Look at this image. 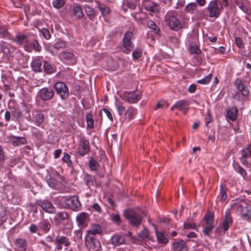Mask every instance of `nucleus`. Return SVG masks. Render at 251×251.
<instances>
[{
	"label": "nucleus",
	"mask_w": 251,
	"mask_h": 251,
	"mask_svg": "<svg viewBox=\"0 0 251 251\" xmlns=\"http://www.w3.org/2000/svg\"><path fill=\"white\" fill-rule=\"evenodd\" d=\"M39 229L44 233H46L49 231L51 228L50 223L47 220H42L40 222L38 225Z\"/></svg>",
	"instance_id": "26"
},
{
	"label": "nucleus",
	"mask_w": 251,
	"mask_h": 251,
	"mask_svg": "<svg viewBox=\"0 0 251 251\" xmlns=\"http://www.w3.org/2000/svg\"><path fill=\"white\" fill-rule=\"evenodd\" d=\"M74 234L77 238L78 240H81L82 238V229H78L77 230H75L74 231Z\"/></svg>",
	"instance_id": "60"
},
{
	"label": "nucleus",
	"mask_w": 251,
	"mask_h": 251,
	"mask_svg": "<svg viewBox=\"0 0 251 251\" xmlns=\"http://www.w3.org/2000/svg\"><path fill=\"white\" fill-rule=\"evenodd\" d=\"M71 156L66 152H64V156L62 158V161L67 163V165L70 167L72 165V162L71 160Z\"/></svg>",
	"instance_id": "53"
},
{
	"label": "nucleus",
	"mask_w": 251,
	"mask_h": 251,
	"mask_svg": "<svg viewBox=\"0 0 251 251\" xmlns=\"http://www.w3.org/2000/svg\"><path fill=\"white\" fill-rule=\"evenodd\" d=\"M212 76V74H209L202 79L198 80L197 82L201 84H207L210 81Z\"/></svg>",
	"instance_id": "52"
},
{
	"label": "nucleus",
	"mask_w": 251,
	"mask_h": 251,
	"mask_svg": "<svg viewBox=\"0 0 251 251\" xmlns=\"http://www.w3.org/2000/svg\"><path fill=\"white\" fill-rule=\"evenodd\" d=\"M189 105L188 101L184 100H180L176 103V106L180 111H183L184 112H186L188 109V106Z\"/></svg>",
	"instance_id": "28"
},
{
	"label": "nucleus",
	"mask_w": 251,
	"mask_h": 251,
	"mask_svg": "<svg viewBox=\"0 0 251 251\" xmlns=\"http://www.w3.org/2000/svg\"><path fill=\"white\" fill-rule=\"evenodd\" d=\"M234 167L235 171L239 173L243 177H245L247 176L246 171L240 165H235Z\"/></svg>",
	"instance_id": "48"
},
{
	"label": "nucleus",
	"mask_w": 251,
	"mask_h": 251,
	"mask_svg": "<svg viewBox=\"0 0 251 251\" xmlns=\"http://www.w3.org/2000/svg\"><path fill=\"white\" fill-rule=\"evenodd\" d=\"M83 180L85 184L88 186V188H90L91 186H94V181L95 178L91 175L85 174L83 177Z\"/></svg>",
	"instance_id": "34"
},
{
	"label": "nucleus",
	"mask_w": 251,
	"mask_h": 251,
	"mask_svg": "<svg viewBox=\"0 0 251 251\" xmlns=\"http://www.w3.org/2000/svg\"><path fill=\"white\" fill-rule=\"evenodd\" d=\"M155 233L158 243L166 244L168 242V238L162 232H158L156 230Z\"/></svg>",
	"instance_id": "35"
},
{
	"label": "nucleus",
	"mask_w": 251,
	"mask_h": 251,
	"mask_svg": "<svg viewBox=\"0 0 251 251\" xmlns=\"http://www.w3.org/2000/svg\"><path fill=\"white\" fill-rule=\"evenodd\" d=\"M45 118L44 114L37 111L33 115V120L28 119V121L33 122L37 126L42 127V124L45 120Z\"/></svg>",
	"instance_id": "17"
},
{
	"label": "nucleus",
	"mask_w": 251,
	"mask_h": 251,
	"mask_svg": "<svg viewBox=\"0 0 251 251\" xmlns=\"http://www.w3.org/2000/svg\"><path fill=\"white\" fill-rule=\"evenodd\" d=\"M137 113V110L133 106H129L128 108L125 110L124 118L128 122H130L134 118V116Z\"/></svg>",
	"instance_id": "19"
},
{
	"label": "nucleus",
	"mask_w": 251,
	"mask_h": 251,
	"mask_svg": "<svg viewBox=\"0 0 251 251\" xmlns=\"http://www.w3.org/2000/svg\"><path fill=\"white\" fill-rule=\"evenodd\" d=\"M55 243H59V244H64L66 247H68L70 245V242L69 239L64 236L58 235L55 239Z\"/></svg>",
	"instance_id": "30"
},
{
	"label": "nucleus",
	"mask_w": 251,
	"mask_h": 251,
	"mask_svg": "<svg viewBox=\"0 0 251 251\" xmlns=\"http://www.w3.org/2000/svg\"><path fill=\"white\" fill-rule=\"evenodd\" d=\"M120 98L130 104L136 103L141 99L140 92L125 91L119 94Z\"/></svg>",
	"instance_id": "5"
},
{
	"label": "nucleus",
	"mask_w": 251,
	"mask_h": 251,
	"mask_svg": "<svg viewBox=\"0 0 251 251\" xmlns=\"http://www.w3.org/2000/svg\"><path fill=\"white\" fill-rule=\"evenodd\" d=\"M88 217V214L86 212H81L78 214L76 218L78 224L82 226H85Z\"/></svg>",
	"instance_id": "25"
},
{
	"label": "nucleus",
	"mask_w": 251,
	"mask_h": 251,
	"mask_svg": "<svg viewBox=\"0 0 251 251\" xmlns=\"http://www.w3.org/2000/svg\"><path fill=\"white\" fill-rule=\"evenodd\" d=\"M66 46V43L64 41L58 40L52 46V48L54 49L59 50L60 49L65 48Z\"/></svg>",
	"instance_id": "43"
},
{
	"label": "nucleus",
	"mask_w": 251,
	"mask_h": 251,
	"mask_svg": "<svg viewBox=\"0 0 251 251\" xmlns=\"http://www.w3.org/2000/svg\"><path fill=\"white\" fill-rule=\"evenodd\" d=\"M190 52L193 54H200L201 50L199 49L198 47L196 45H191L190 48Z\"/></svg>",
	"instance_id": "55"
},
{
	"label": "nucleus",
	"mask_w": 251,
	"mask_h": 251,
	"mask_svg": "<svg viewBox=\"0 0 251 251\" xmlns=\"http://www.w3.org/2000/svg\"><path fill=\"white\" fill-rule=\"evenodd\" d=\"M235 43L237 46L239 48H242L243 46L242 39L239 37H236L235 39Z\"/></svg>",
	"instance_id": "64"
},
{
	"label": "nucleus",
	"mask_w": 251,
	"mask_h": 251,
	"mask_svg": "<svg viewBox=\"0 0 251 251\" xmlns=\"http://www.w3.org/2000/svg\"><path fill=\"white\" fill-rule=\"evenodd\" d=\"M32 47L36 51H40L41 50V47L36 40H34L32 41Z\"/></svg>",
	"instance_id": "59"
},
{
	"label": "nucleus",
	"mask_w": 251,
	"mask_h": 251,
	"mask_svg": "<svg viewBox=\"0 0 251 251\" xmlns=\"http://www.w3.org/2000/svg\"><path fill=\"white\" fill-rule=\"evenodd\" d=\"M115 106L118 114L120 116H121L123 114V112L125 111V107L124 106L123 103L121 101H116Z\"/></svg>",
	"instance_id": "49"
},
{
	"label": "nucleus",
	"mask_w": 251,
	"mask_h": 251,
	"mask_svg": "<svg viewBox=\"0 0 251 251\" xmlns=\"http://www.w3.org/2000/svg\"><path fill=\"white\" fill-rule=\"evenodd\" d=\"M85 245L89 251H100L101 250L100 241L90 235L85 236Z\"/></svg>",
	"instance_id": "7"
},
{
	"label": "nucleus",
	"mask_w": 251,
	"mask_h": 251,
	"mask_svg": "<svg viewBox=\"0 0 251 251\" xmlns=\"http://www.w3.org/2000/svg\"><path fill=\"white\" fill-rule=\"evenodd\" d=\"M231 208L246 220H250L251 218V206L243 200H237L234 202Z\"/></svg>",
	"instance_id": "2"
},
{
	"label": "nucleus",
	"mask_w": 251,
	"mask_h": 251,
	"mask_svg": "<svg viewBox=\"0 0 251 251\" xmlns=\"http://www.w3.org/2000/svg\"><path fill=\"white\" fill-rule=\"evenodd\" d=\"M9 142L14 146L23 145L25 143L26 140L24 137H16L13 135L9 137Z\"/></svg>",
	"instance_id": "23"
},
{
	"label": "nucleus",
	"mask_w": 251,
	"mask_h": 251,
	"mask_svg": "<svg viewBox=\"0 0 251 251\" xmlns=\"http://www.w3.org/2000/svg\"><path fill=\"white\" fill-rule=\"evenodd\" d=\"M197 4L195 2L188 3L185 7L186 11L191 14H194L196 11Z\"/></svg>",
	"instance_id": "42"
},
{
	"label": "nucleus",
	"mask_w": 251,
	"mask_h": 251,
	"mask_svg": "<svg viewBox=\"0 0 251 251\" xmlns=\"http://www.w3.org/2000/svg\"><path fill=\"white\" fill-rule=\"evenodd\" d=\"M124 216L132 226L140 225L143 219L142 213L139 210L127 209L125 211Z\"/></svg>",
	"instance_id": "3"
},
{
	"label": "nucleus",
	"mask_w": 251,
	"mask_h": 251,
	"mask_svg": "<svg viewBox=\"0 0 251 251\" xmlns=\"http://www.w3.org/2000/svg\"><path fill=\"white\" fill-rule=\"evenodd\" d=\"M235 86L242 96L246 97L248 95L249 93L248 88L243 83L241 79L237 78L236 79Z\"/></svg>",
	"instance_id": "16"
},
{
	"label": "nucleus",
	"mask_w": 251,
	"mask_h": 251,
	"mask_svg": "<svg viewBox=\"0 0 251 251\" xmlns=\"http://www.w3.org/2000/svg\"><path fill=\"white\" fill-rule=\"evenodd\" d=\"M206 225L203 227L202 232L205 235L209 236L214 228V214L212 212H208L205 216Z\"/></svg>",
	"instance_id": "8"
},
{
	"label": "nucleus",
	"mask_w": 251,
	"mask_h": 251,
	"mask_svg": "<svg viewBox=\"0 0 251 251\" xmlns=\"http://www.w3.org/2000/svg\"><path fill=\"white\" fill-rule=\"evenodd\" d=\"M85 12L90 20H93L96 16V12L94 9L92 8L89 5H85L84 6Z\"/></svg>",
	"instance_id": "36"
},
{
	"label": "nucleus",
	"mask_w": 251,
	"mask_h": 251,
	"mask_svg": "<svg viewBox=\"0 0 251 251\" xmlns=\"http://www.w3.org/2000/svg\"><path fill=\"white\" fill-rule=\"evenodd\" d=\"M184 228L187 229H195V225L192 220L187 221L184 223Z\"/></svg>",
	"instance_id": "54"
},
{
	"label": "nucleus",
	"mask_w": 251,
	"mask_h": 251,
	"mask_svg": "<svg viewBox=\"0 0 251 251\" xmlns=\"http://www.w3.org/2000/svg\"><path fill=\"white\" fill-rule=\"evenodd\" d=\"M125 243V239L122 235L115 234L111 238V243L116 246L124 244Z\"/></svg>",
	"instance_id": "24"
},
{
	"label": "nucleus",
	"mask_w": 251,
	"mask_h": 251,
	"mask_svg": "<svg viewBox=\"0 0 251 251\" xmlns=\"http://www.w3.org/2000/svg\"><path fill=\"white\" fill-rule=\"evenodd\" d=\"M53 88L57 94L62 100H66L69 95V90L67 84L62 81H57L53 84Z\"/></svg>",
	"instance_id": "6"
},
{
	"label": "nucleus",
	"mask_w": 251,
	"mask_h": 251,
	"mask_svg": "<svg viewBox=\"0 0 251 251\" xmlns=\"http://www.w3.org/2000/svg\"><path fill=\"white\" fill-rule=\"evenodd\" d=\"M44 71L47 74H50L54 72L53 68L51 65L47 61H44Z\"/></svg>",
	"instance_id": "45"
},
{
	"label": "nucleus",
	"mask_w": 251,
	"mask_h": 251,
	"mask_svg": "<svg viewBox=\"0 0 251 251\" xmlns=\"http://www.w3.org/2000/svg\"><path fill=\"white\" fill-rule=\"evenodd\" d=\"M52 3L54 8L59 9L64 5L65 1V0H53Z\"/></svg>",
	"instance_id": "46"
},
{
	"label": "nucleus",
	"mask_w": 251,
	"mask_h": 251,
	"mask_svg": "<svg viewBox=\"0 0 251 251\" xmlns=\"http://www.w3.org/2000/svg\"><path fill=\"white\" fill-rule=\"evenodd\" d=\"M207 9L209 12V17L210 18H217L220 16L223 7L219 0H212L208 3Z\"/></svg>",
	"instance_id": "4"
},
{
	"label": "nucleus",
	"mask_w": 251,
	"mask_h": 251,
	"mask_svg": "<svg viewBox=\"0 0 251 251\" xmlns=\"http://www.w3.org/2000/svg\"><path fill=\"white\" fill-rule=\"evenodd\" d=\"M142 52L143 49L140 47H137L134 49L132 53L133 60H136L141 57Z\"/></svg>",
	"instance_id": "38"
},
{
	"label": "nucleus",
	"mask_w": 251,
	"mask_h": 251,
	"mask_svg": "<svg viewBox=\"0 0 251 251\" xmlns=\"http://www.w3.org/2000/svg\"><path fill=\"white\" fill-rule=\"evenodd\" d=\"M73 13L78 19H82L84 15L81 7L79 5H75L73 7Z\"/></svg>",
	"instance_id": "29"
},
{
	"label": "nucleus",
	"mask_w": 251,
	"mask_h": 251,
	"mask_svg": "<svg viewBox=\"0 0 251 251\" xmlns=\"http://www.w3.org/2000/svg\"><path fill=\"white\" fill-rule=\"evenodd\" d=\"M12 115L16 118L22 117L23 113L20 109H14L12 111Z\"/></svg>",
	"instance_id": "58"
},
{
	"label": "nucleus",
	"mask_w": 251,
	"mask_h": 251,
	"mask_svg": "<svg viewBox=\"0 0 251 251\" xmlns=\"http://www.w3.org/2000/svg\"><path fill=\"white\" fill-rule=\"evenodd\" d=\"M90 151L89 142L84 136H80L79 139L78 152L81 156H84Z\"/></svg>",
	"instance_id": "11"
},
{
	"label": "nucleus",
	"mask_w": 251,
	"mask_h": 251,
	"mask_svg": "<svg viewBox=\"0 0 251 251\" xmlns=\"http://www.w3.org/2000/svg\"><path fill=\"white\" fill-rule=\"evenodd\" d=\"M89 166L92 171H97L99 169V164L98 162L91 158L89 161Z\"/></svg>",
	"instance_id": "47"
},
{
	"label": "nucleus",
	"mask_w": 251,
	"mask_h": 251,
	"mask_svg": "<svg viewBox=\"0 0 251 251\" xmlns=\"http://www.w3.org/2000/svg\"><path fill=\"white\" fill-rule=\"evenodd\" d=\"M15 40L18 44L21 45H25L28 43V37L25 34L16 35Z\"/></svg>",
	"instance_id": "33"
},
{
	"label": "nucleus",
	"mask_w": 251,
	"mask_h": 251,
	"mask_svg": "<svg viewBox=\"0 0 251 251\" xmlns=\"http://www.w3.org/2000/svg\"><path fill=\"white\" fill-rule=\"evenodd\" d=\"M101 232L102 229L100 226L98 224H94L91 226L90 229L87 231L86 235L95 237L96 234H100Z\"/></svg>",
	"instance_id": "21"
},
{
	"label": "nucleus",
	"mask_w": 251,
	"mask_h": 251,
	"mask_svg": "<svg viewBox=\"0 0 251 251\" xmlns=\"http://www.w3.org/2000/svg\"><path fill=\"white\" fill-rule=\"evenodd\" d=\"M42 62L38 59H35L31 63L32 69L36 72L42 71Z\"/></svg>",
	"instance_id": "32"
},
{
	"label": "nucleus",
	"mask_w": 251,
	"mask_h": 251,
	"mask_svg": "<svg viewBox=\"0 0 251 251\" xmlns=\"http://www.w3.org/2000/svg\"><path fill=\"white\" fill-rule=\"evenodd\" d=\"M221 201L223 202L226 201L227 199V195L226 193V188L224 187L223 184L220 185V193L219 194Z\"/></svg>",
	"instance_id": "41"
},
{
	"label": "nucleus",
	"mask_w": 251,
	"mask_h": 251,
	"mask_svg": "<svg viewBox=\"0 0 251 251\" xmlns=\"http://www.w3.org/2000/svg\"><path fill=\"white\" fill-rule=\"evenodd\" d=\"M139 236L143 240H146L148 238V230L145 228L138 234Z\"/></svg>",
	"instance_id": "57"
},
{
	"label": "nucleus",
	"mask_w": 251,
	"mask_h": 251,
	"mask_svg": "<svg viewBox=\"0 0 251 251\" xmlns=\"http://www.w3.org/2000/svg\"><path fill=\"white\" fill-rule=\"evenodd\" d=\"M29 230L32 233H36L38 230V226L35 224H31L29 227Z\"/></svg>",
	"instance_id": "62"
},
{
	"label": "nucleus",
	"mask_w": 251,
	"mask_h": 251,
	"mask_svg": "<svg viewBox=\"0 0 251 251\" xmlns=\"http://www.w3.org/2000/svg\"><path fill=\"white\" fill-rule=\"evenodd\" d=\"M147 25L149 28L151 29L156 34H158L159 33L160 30L153 21L151 20L147 21Z\"/></svg>",
	"instance_id": "37"
},
{
	"label": "nucleus",
	"mask_w": 251,
	"mask_h": 251,
	"mask_svg": "<svg viewBox=\"0 0 251 251\" xmlns=\"http://www.w3.org/2000/svg\"><path fill=\"white\" fill-rule=\"evenodd\" d=\"M57 218L61 220H65L68 218L69 215L66 212L62 211L57 213Z\"/></svg>",
	"instance_id": "56"
},
{
	"label": "nucleus",
	"mask_w": 251,
	"mask_h": 251,
	"mask_svg": "<svg viewBox=\"0 0 251 251\" xmlns=\"http://www.w3.org/2000/svg\"><path fill=\"white\" fill-rule=\"evenodd\" d=\"M145 9L154 14H157L160 12L161 8L157 3L151 1L145 5Z\"/></svg>",
	"instance_id": "20"
},
{
	"label": "nucleus",
	"mask_w": 251,
	"mask_h": 251,
	"mask_svg": "<svg viewBox=\"0 0 251 251\" xmlns=\"http://www.w3.org/2000/svg\"><path fill=\"white\" fill-rule=\"evenodd\" d=\"M36 204L41 207L46 212L54 213L55 211V207L49 200H38L36 201Z\"/></svg>",
	"instance_id": "14"
},
{
	"label": "nucleus",
	"mask_w": 251,
	"mask_h": 251,
	"mask_svg": "<svg viewBox=\"0 0 251 251\" xmlns=\"http://www.w3.org/2000/svg\"><path fill=\"white\" fill-rule=\"evenodd\" d=\"M61 56L63 58L67 60H72L75 58V55L72 52L67 51H62Z\"/></svg>",
	"instance_id": "44"
},
{
	"label": "nucleus",
	"mask_w": 251,
	"mask_h": 251,
	"mask_svg": "<svg viewBox=\"0 0 251 251\" xmlns=\"http://www.w3.org/2000/svg\"><path fill=\"white\" fill-rule=\"evenodd\" d=\"M98 7L103 16L106 15L110 12L109 8L104 4H99Z\"/></svg>",
	"instance_id": "50"
},
{
	"label": "nucleus",
	"mask_w": 251,
	"mask_h": 251,
	"mask_svg": "<svg viewBox=\"0 0 251 251\" xmlns=\"http://www.w3.org/2000/svg\"><path fill=\"white\" fill-rule=\"evenodd\" d=\"M235 3L244 13H249V6L247 1H244L243 0H235Z\"/></svg>",
	"instance_id": "27"
},
{
	"label": "nucleus",
	"mask_w": 251,
	"mask_h": 251,
	"mask_svg": "<svg viewBox=\"0 0 251 251\" xmlns=\"http://www.w3.org/2000/svg\"><path fill=\"white\" fill-rule=\"evenodd\" d=\"M237 109L236 107H232L227 111V117L231 121H234L237 118Z\"/></svg>",
	"instance_id": "31"
},
{
	"label": "nucleus",
	"mask_w": 251,
	"mask_h": 251,
	"mask_svg": "<svg viewBox=\"0 0 251 251\" xmlns=\"http://www.w3.org/2000/svg\"><path fill=\"white\" fill-rule=\"evenodd\" d=\"M40 33L47 40L50 39L51 37V33L47 28H43L40 30Z\"/></svg>",
	"instance_id": "51"
},
{
	"label": "nucleus",
	"mask_w": 251,
	"mask_h": 251,
	"mask_svg": "<svg viewBox=\"0 0 251 251\" xmlns=\"http://www.w3.org/2000/svg\"><path fill=\"white\" fill-rule=\"evenodd\" d=\"M39 98L43 101L51 100L54 96V91L49 87H44L38 93Z\"/></svg>",
	"instance_id": "12"
},
{
	"label": "nucleus",
	"mask_w": 251,
	"mask_h": 251,
	"mask_svg": "<svg viewBox=\"0 0 251 251\" xmlns=\"http://www.w3.org/2000/svg\"><path fill=\"white\" fill-rule=\"evenodd\" d=\"M133 33L130 31H127L124 35L122 40L123 48L125 49V53L128 54L133 50L134 46L131 41Z\"/></svg>",
	"instance_id": "9"
},
{
	"label": "nucleus",
	"mask_w": 251,
	"mask_h": 251,
	"mask_svg": "<svg viewBox=\"0 0 251 251\" xmlns=\"http://www.w3.org/2000/svg\"><path fill=\"white\" fill-rule=\"evenodd\" d=\"M241 156L240 160L241 163L245 166L249 167L250 164L247 159L251 158V151L250 150V145H248L246 148H243L241 152Z\"/></svg>",
	"instance_id": "13"
},
{
	"label": "nucleus",
	"mask_w": 251,
	"mask_h": 251,
	"mask_svg": "<svg viewBox=\"0 0 251 251\" xmlns=\"http://www.w3.org/2000/svg\"><path fill=\"white\" fill-rule=\"evenodd\" d=\"M86 121L87 123V127L89 129H92L94 127V121L93 118V115L90 114H87L86 116Z\"/></svg>",
	"instance_id": "40"
},
{
	"label": "nucleus",
	"mask_w": 251,
	"mask_h": 251,
	"mask_svg": "<svg viewBox=\"0 0 251 251\" xmlns=\"http://www.w3.org/2000/svg\"><path fill=\"white\" fill-rule=\"evenodd\" d=\"M65 203L69 208L73 211H78L81 209V204L76 196L66 199Z\"/></svg>",
	"instance_id": "10"
},
{
	"label": "nucleus",
	"mask_w": 251,
	"mask_h": 251,
	"mask_svg": "<svg viewBox=\"0 0 251 251\" xmlns=\"http://www.w3.org/2000/svg\"><path fill=\"white\" fill-rule=\"evenodd\" d=\"M233 220L229 212H226L225 214L224 220L219 224L218 228H221L224 232L226 231L229 226L232 224Z\"/></svg>",
	"instance_id": "15"
},
{
	"label": "nucleus",
	"mask_w": 251,
	"mask_h": 251,
	"mask_svg": "<svg viewBox=\"0 0 251 251\" xmlns=\"http://www.w3.org/2000/svg\"><path fill=\"white\" fill-rule=\"evenodd\" d=\"M46 182L48 185L53 189H56V186L57 185V180L53 177L50 176L49 177L47 176L46 177Z\"/></svg>",
	"instance_id": "39"
},
{
	"label": "nucleus",
	"mask_w": 251,
	"mask_h": 251,
	"mask_svg": "<svg viewBox=\"0 0 251 251\" xmlns=\"http://www.w3.org/2000/svg\"><path fill=\"white\" fill-rule=\"evenodd\" d=\"M14 248L17 251H25L27 244L26 240L23 238H18L14 242Z\"/></svg>",
	"instance_id": "18"
},
{
	"label": "nucleus",
	"mask_w": 251,
	"mask_h": 251,
	"mask_svg": "<svg viewBox=\"0 0 251 251\" xmlns=\"http://www.w3.org/2000/svg\"><path fill=\"white\" fill-rule=\"evenodd\" d=\"M32 134L35 135L37 137H40L41 136V133L40 131L36 127H32Z\"/></svg>",
	"instance_id": "63"
},
{
	"label": "nucleus",
	"mask_w": 251,
	"mask_h": 251,
	"mask_svg": "<svg viewBox=\"0 0 251 251\" xmlns=\"http://www.w3.org/2000/svg\"><path fill=\"white\" fill-rule=\"evenodd\" d=\"M176 11H168L164 16V22L165 25L170 29L178 31L183 27V25L177 17Z\"/></svg>",
	"instance_id": "1"
},
{
	"label": "nucleus",
	"mask_w": 251,
	"mask_h": 251,
	"mask_svg": "<svg viewBox=\"0 0 251 251\" xmlns=\"http://www.w3.org/2000/svg\"><path fill=\"white\" fill-rule=\"evenodd\" d=\"M103 112H104V113L106 115L107 117H108V118L111 121H113V117H112V114L109 111L108 109L105 108H103Z\"/></svg>",
	"instance_id": "61"
},
{
	"label": "nucleus",
	"mask_w": 251,
	"mask_h": 251,
	"mask_svg": "<svg viewBox=\"0 0 251 251\" xmlns=\"http://www.w3.org/2000/svg\"><path fill=\"white\" fill-rule=\"evenodd\" d=\"M173 248L174 251H187L186 244L183 240L175 242Z\"/></svg>",
	"instance_id": "22"
}]
</instances>
